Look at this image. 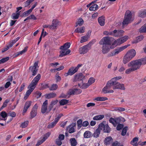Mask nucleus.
<instances>
[{"label":"nucleus","mask_w":146,"mask_h":146,"mask_svg":"<svg viewBox=\"0 0 146 146\" xmlns=\"http://www.w3.org/2000/svg\"><path fill=\"white\" fill-rule=\"evenodd\" d=\"M121 78L122 77L121 76L115 77L112 78L107 82L106 86L102 89V92L104 94L113 92V90L110 89L111 88L113 89V88L116 83V81Z\"/></svg>","instance_id":"nucleus-1"},{"label":"nucleus","mask_w":146,"mask_h":146,"mask_svg":"<svg viewBox=\"0 0 146 146\" xmlns=\"http://www.w3.org/2000/svg\"><path fill=\"white\" fill-rule=\"evenodd\" d=\"M40 78L41 75L40 74H38L34 78L28 87V88H29V89L27 91L24 97L25 100H26L31 93L33 91Z\"/></svg>","instance_id":"nucleus-2"},{"label":"nucleus","mask_w":146,"mask_h":146,"mask_svg":"<svg viewBox=\"0 0 146 146\" xmlns=\"http://www.w3.org/2000/svg\"><path fill=\"white\" fill-rule=\"evenodd\" d=\"M124 119V118L121 117H117L115 118L111 117L110 118L109 121L113 125L114 127L117 126L116 129L118 131L122 129L123 127V125L119 123L121 121Z\"/></svg>","instance_id":"nucleus-3"},{"label":"nucleus","mask_w":146,"mask_h":146,"mask_svg":"<svg viewBox=\"0 0 146 146\" xmlns=\"http://www.w3.org/2000/svg\"><path fill=\"white\" fill-rule=\"evenodd\" d=\"M132 14L131 12L129 10H127L126 11L122 22V25L124 26L127 25L131 23L132 21Z\"/></svg>","instance_id":"nucleus-4"},{"label":"nucleus","mask_w":146,"mask_h":146,"mask_svg":"<svg viewBox=\"0 0 146 146\" xmlns=\"http://www.w3.org/2000/svg\"><path fill=\"white\" fill-rule=\"evenodd\" d=\"M141 63L138 59L136 60L131 61L127 64L128 67H132L135 70L139 69L141 66Z\"/></svg>","instance_id":"nucleus-5"},{"label":"nucleus","mask_w":146,"mask_h":146,"mask_svg":"<svg viewBox=\"0 0 146 146\" xmlns=\"http://www.w3.org/2000/svg\"><path fill=\"white\" fill-rule=\"evenodd\" d=\"M130 46V44L125 45L118 48L114 50L113 51L111 52L110 53H109L108 55V56L110 57L113 56L115 55L118 54L119 52L123 51L125 49L127 48L128 46Z\"/></svg>","instance_id":"nucleus-6"},{"label":"nucleus","mask_w":146,"mask_h":146,"mask_svg":"<svg viewBox=\"0 0 146 146\" xmlns=\"http://www.w3.org/2000/svg\"><path fill=\"white\" fill-rule=\"evenodd\" d=\"M128 38V36H125L121 38L117 39L112 44L111 46L110 47L111 48L113 45H115V46L117 45H120L124 42L126 41Z\"/></svg>","instance_id":"nucleus-7"},{"label":"nucleus","mask_w":146,"mask_h":146,"mask_svg":"<svg viewBox=\"0 0 146 146\" xmlns=\"http://www.w3.org/2000/svg\"><path fill=\"white\" fill-rule=\"evenodd\" d=\"M100 127L102 130L103 129L105 133H109L111 131V129L108 124H106V121H103L100 124Z\"/></svg>","instance_id":"nucleus-8"},{"label":"nucleus","mask_w":146,"mask_h":146,"mask_svg":"<svg viewBox=\"0 0 146 146\" xmlns=\"http://www.w3.org/2000/svg\"><path fill=\"white\" fill-rule=\"evenodd\" d=\"M99 44L100 45L106 44L110 45L111 43L110 37L108 36L104 37L100 41Z\"/></svg>","instance_id":"nucleus-9"},{"label":"nucleus","mask_w":146,"mask_h":146,"mask_svg":"<svg viewBox=\"0 0 146 146\" xmlns=\"http://www.w3.org/2000/svg\"><path fill=\"white\" fill-rule=\"evenodd\" d=\"M84 78L85 76L82 73H80L74 76L73 82H76L82 80Z\"/></svg>","instance_id":"nucleus-10"},{"label":"nucleus","mask_w":146,"mask_h":146,"mask_svg":"<svg viewBox=\"0 0 146 146\" xmlns=\"http://www.w3.org/2000/svg\"><path fill=\"white\" fill-rule=\"evenodd\" d=\"M38 107V106L37 104H36L34 105L30 112V118L31 119H33L36 116L37 114Z\"/></svg>","instance_id":"nucleus-11"},{"label":"nucleus","mask_w":146,"mask_h":146,"mask_svg":"<svg viewBox=\"0 0 146 146\" xmlns=\"http://www.w3.org/2000/svg\"><path fill=\"white\" fill-rule=\"evenodd\" d=\"M90 49L88 47V45H86L79 48V52L80 54H84Z\"/></svg>","instance_id":"nucleus-12"},{"label":"nucleus","mask_w":146,"mask_h":146,"mask_svg":"<svg viewBox=\"0 0 146 146\" xmlns=\"http://www.w3.org/2000/svg\"><path fill=\"white\" fill-rule=\"evenodd\" d=\"M124 31L122 30H115L113 31V36L118 37L123 35Z\"/></svg>","instance_id":"nucleus-13"},{"label":"nucleus","mask_w":146,"mask_h":146,"mask_svg":"<svg viewBox=\"0 0 146 146\" xmlns=\"http://www.w3.org/2000/svg\"><path fill=\"white\" fill-rule=\"evenodd\" d=\"M60 22L57 19H54L52 21L51 25H50V29L53 30L56 29L58 25L60 24Z\"/></svg>","instance_id":"nucleus-14"},{"label":"nucleus","mask_w":146,"mask_h":146,"mask_svg":"<svg viewBox=\"0 0 146 146\" xmlns=\"http://www.w3.org/2000/svg\"><path fill=\"white\" fill-rule=\"evenodd\" d=\"M48 104V102L47 100H46L45 101L43 102L42 106L41 109V113L44 114L47 111V105Z\"/></svg>","instance_id":"nucleus-15"},{"label":"nucleus","mask_w":146,"mask_h":146,"mask_svg":"<svg viewBox=\"0 0 146 146\" xmlns=\"http://www.w3.org/2000/svg\"><path fill=\"white\" fill-rule=\"evenodd\" d=\"M136 52L135 49H132L129 50L126 54L132 59L136 55Z\"/></svg>","instance_id":"nucleus-16"},{"label":"nucleus","mask_w":146,"mask_h":146,"mask_svg":"<svg viewBox=\"0 0 146 146\" xmlns=\"http://www.w3.org/2000/svg\"><path fill=\"white\" fill-rule=\"evenodd\" d=\"M77 72L74 67H72L69 69L68 72L64 74L65 76H67L68 75L72 76L76 73Z\"/></svg>","instance_id":"nucleus-17"},{"label":"nucleus","mask_w":146,"mask_h":146,"mask_svg":"<svg viewBox=\"0 0 146 146\" xmlns=\"http://www.w3.org/2000/svg\"><path fill=\"white\" fill-rule=\"evenodd\" d=\"M119 89L123 90H125V88L124 87V84H120L116 81V83L115 86L113 88V89Z\"/></svg>","instance_id":"nucleus-18"},{"label":"nucleus","mask_w":146,"mask_h":146,"mask_svg":"<svg viewBox=\"0 0 146 146\" xmlns=\"http://www.w3.org/2000/svg\"><path fill=\"white\" fill-rule=\"evenodd\" d=\"M32 102L31 101H28L26 102L24 107L23 113H25L27 111L28 109L31 106Z\"/></svg>","instance_id":"nucleus-19"},{"label":"nucleus","mask_w":146,"mask_h":146,"mask_svg":"<svg viewBox=\"0 0 146 146\" xmlns=\"http://www.w3.org/2000/svg\"><path fill=\"white\" fill-rule=\"evenodd\" d=\"M110 45L104 44L103 45L102 52L103 54H105L108 53L110 50Z\"/></svg>","instance_id":"nucleus-20"},{"label":"nucleus","mask_w":146,"mask_h":146,"mask_svg":"<svg viewBox=\"0 0 146 146\" xmlns=\"http://www.w3.org/2000/svg\"><path fill=\"white\" fill-rule=\"evenodd\" d=\"M113 141V139L111 136L106 137L105 139L104 142L106 145H107L110 144Z\"/></svg>","instance_id":"nucleus-21"},{"label":"nucleus","mask_w":146,"mask_h":146,"mask_svg":"<svg viewBox=\"0 0 146 146\" xmlns=\"http://www.w3.org/2000/svg\"><path fill=\"white\" fill-rule=\"evenodd\" d=\"M102 130L100 127V125L98 128L96 129L93 133V136L94 137L97 138L99 137L100 133L101 131Z\"/></svg>","instance_id":"nucleus-22"},{"label":"nucleus","mask_w":146,"mask_h":146,"mask_svg":"<svg viewBox=\"0 0 146 146\" xmlns=\"http://www.w3.org/2000/svg\"><path fill=\"white\" fill-rule=\"evenodd\" d=\"M105 20V17L103 16L99 17L98 19V22L99 24L102 26H104V25Z\"/></svg>","instance_id":"nucleus-23"},{"label":"nucleus","mask_w":146,"mask_h":146,"mask_svg":"<svg viewBox=\"0 0 146 146\" xmlns=\"http://www.w3.org/2000/svg\"><path fill=\"white\" fill-rule=\"evenodd\" d=\"M56 96V94L55 93L52 92L48 94H46L45 95L46 98L50 99L55 98Z\"/></svg>","instance_id":"nucleus-24"},{"label":"nucleus","mask_w":146,"mask_h":146,"mask_svg":"<svg viewBox=\"0 0 146 146\" xmlns=\"http://www.w3.org/2000/svg\"><path fill=\"white\" fill-rule=\"evenodd\" d=\"M70 42H66L62 46H61L60 47V50H67L70 47Z\"/></svg>","instance_id":"nucleus-25"},{"label":"nucleus","mask_w":146,"mask_h":146,"mask_svg":"<svg viewBox=\"0 0 146 146\" xmlns=\"http://www.w3.org/2000/svg\"><path fill=\"white\" fill-rule=\"evenodd\" d=\"M29 70L32 73V75L33 76H35L38 70V69L34 68L32 67V66L29 67Z\"/></svg>","instance_id":"nucleus-26"},{"label":"nucleus","mask_w":146,"mask_h":146,"mask_svg":"<svg viewBox=\"0 0 146 146\" xmlns=\"http://www.w3.org/2000/svg\"><path fill=\"white\" fill-rule=\"evenodd\" d=\"M85 27H82L80 28H77L75 30V32L77 33H84L85 32Z\"/></svg>","instance_id":"nucleus-27"},{"label":"nucleus","mask_w":146,"mask_h":146,"mask_svg":"<svg viewBox=\"0 0 146 146\" xmlns=\"http://www.w3.org/2000/svg\"><path fill=\"white\" fill-rule=\"evenodd\" d=\"M131 60V59L125 54L123 58V62L124 64H125Z\"/></svg>","instance_id":"nucleus-28"},{"label":"nucleus","mask_w":146,"mask_h":146,"mask_svg":"<svg viewBox=\"0 0 146 146\" xmlns=\"http://www.w3.org/2000/svg\"><path fill=\"white\" fill-rule=\"evenodd\" d=\"M139 16L140 17L143 18L146 17V9L143 11H139L138 13Z\"/></svg>","instance_id":"nucleus-29"},{"label":"nucleus","mask_w":146,"mask_h":146,"mask_svg":"<svg viewBox=\"0 0 146 146\" xmlns=\"http://www.w3.org/2000/svg\"><path fill=\"white\" fill-rule=\"evenodd\" d=\"M144 38L143 35L139 36L137 37L136 40L132 42L133 44L136 43L142 40Z\"/></svg>","instance_id":"nucleus-30"},{"label":"nucleus","mask_w":146,"mask_h":146,"mask_svg":"<svg viewBox=\"0 0 146 146\" xmlns=\"http://www.w3.org/2000/svg\"><path fill=\"white\" fill-rule=\"evenodd\" d=\"M104 115H96L93 117V119L95 120H100L104 117Z\"/></svg>","instance_id":"nucleus-31"},{"label":"nucleus","mask_w":146,"mask_h":146,"mask_svg":"<svg viewBox=\"0 0 146 146\" xmlns=\"http://www.w3.org/2000/svg\"><path fill=\"white\" fill-rule=\"evenodd\" d=\"M84 21L83 19L81 18H79L76 23V25L75 27H76L78 26V25L79 26H81L84 23Z\"/></svg>","instance_id":"nucleus-32"},{"label":"nucleus","mask_w":146,"mask_h":146,"mask_svg":"<svg viewBox=\"0 0 146 146\" xmlns=\"http://www.w3.org/2000/svg\"><path fill=\"white\" fill-rule=\"evenodd\" d=\"M70 141L71 146H76L77 144V142L75 138H70Z\"/></svg>","instance_id":"nucleus-33"},{"label":"nucleus","mask_w":146,"mask_h":146,"mask_svg":"<svg viewBox=\"0 0 146 146\" xmlns=\"http://www.w3.org/2000/svg\"><path fill=\"white\" fill-rule=\"evenodd\" d=\"M84 136L85 138H90L92 137L91 133L89 131H86L84 133Z\"/></svg>","instance_id":"nucleus-34"},{"label":"nucleus","mask_w":146,"mask_h":146,"mask_svg":"<svg viewBox=\"0 0 146 146\" xmlns=\"http://www.w3.org/2000/svg\"><path fill=\"white\" fill-rule=\"evenodd\" d=\"M108 100V98L106 97H98L94 98V100L97 101H105Z\"/></svg>","instance_id":"nucleus-35"},{"label":"nucleus","mask_w":146,"mask_h":146,"mask_svg":"<svg viewBox=\"0 0 146 146\" xmlns=\"http://www.w3.org/2000/svg\"><path fill=\"white\" fill-rule=\"evenodd\" d=\"M139 32L141 33H146V23L141 27Z\"/></svg>","instance_id":"nucleus-36"},{"label":"nucleus","mask_w":146,"mask_h":146,"mask_svg":"<svg viewBox=\"0 0 146 146\" xmlns=\"http://www.w3.org/2000/svg\"><path fill=\"white\" fill-rule=\"evenodd\" d=\"M20 12L19 11L18 13H13L12 15V19H18L19 16Z\"/></svg>","instance_id":"nucleus-37"},{"label":"nucleus","mask_w":146,"mask_h":146,"mask_svg":"<svg viewBox=\"0 0 146 146\" xmlns=\"http://www.w3.org/2000/svg\"><path fill=\"white\" fill-rule=\"evenodd\" d=\"M29 9L28 10L24 12L23 13L22 15H21V17H26L29 15L32 12Z\"/></svg>","instance_id":"nucleus-38"},{"label":"nucleus","mask_w":146,"mask_h":146,"mask_svg":"<svg viewBox=\"0 0 146 146\" xmlns=\"http://www.w3.org/2000/svg\"><path fill=\"white\" fill-rule=\"evenodd\" d=\"M68 102V100L66 99H62L59 102L60 105L63 106L67 104Z\"/></svg>","instance_id":"nucleus-39"},{"label":"nucleus","mask_w":146,"mask_h":146,"mask_svg":"<svg viewBox=\"0 0 146 146\" xmlns=\"http://www.w3.org/2000/svg\"><path fill=\"white\" fill-rule=\"evenodd\" d=\"M98 6L96 4H94L91 6L89 8V10L91 11H95L98 8Z\"/></svg>","instance_id":"nucleus-40"},{"label":"nucleus","mask_w":146,"mask_h":146,"mask_svg":"<svg viewBox=\"0 0 146 146\" xmlns=\"http://www.w3.org/2000/svg\"><path fill=\"white\" fill-rule=\"evenodd\" d=\"M0 115H1L2 117L4 118V120H5L7 119V113L5 111H2L0 113Z\"/></svg>","instance_id":"nucleus-41"},{"label":"nucleus","mask_w":146,"mask_h":146,"mask_svg":"<svg viewBox=\"0 0 146 146\" xmlns=\"http://www.w3.org/2000/svg\"><path fill=\"white\" fill-rule=\"evenodd\" d=\"M41 86L40 88V90H42L49 88L48 84H44L42 83H41Z\"/></svg>","instance_id":"nucleus-42"},{"label":"nucleus","mask_w":146,"mask_h":146,"mask_svg":"<svg viewBox=\"0 0 146 146\" xmlns=\"http://www.w3.org/2000/svg\"><path fill=\"white\" fill-rule=\"evenodd\" d=\"M114 110L115 111H118V112H121L125 111V109L122 107H116L115 108Z\"/></svg>","instance_id":"nucleus-43"},{"label":"nucleus","mask_w":146,"mask_h":146,"mask_svg":"<svg viewBox=\"0 0 146 146\" xmlns=\"http://www.w3.org/2000/svg\"><path fill=\"white\" fill-rule=\"evenodd\" d=\"M138 60L140 62V63H141V66L146 64V57L139 59Z\"/></svg>","instance_id":"nucleus-44"},{"label":"nucleus","mask_w":146,"mask_h":146,"mask_svg":"<svg viewBox=\"0 0 146 146\" xmlns=\"http://www.w3.org/2000/svg\"><path fill=\"white\" fill-rule=\"evenodd\" d=\"M58 85L56 84H52L51 87L49 88V89L50 90H55L57 89L58 88Z\"/></svg>","instance_id":"nucleus-45"},{"label":"nucleus","mask_w":146,"mask_h":146,"mask_svg":"<svg viewBox=\"0 0 146 146\" xmlns=\"http://www.w3.org/2000/svg\"><path fill=\"white\" fill-rule=\"evenodd\" d=\"M57 123L54 120V121L52 122L51 123L49 124L47 127L48 129H51Z\"/></svg>","instance_id":"nucleus-46"},{"label":"nucleus","mask_w":146,"mask_h":146,"mask_svg":"<svg viewBox=\"0 0 146 146\" xmlns=\"http://www.w3.org/2000/svg\"><path fill=\"white\" fill-rule=\"evenodd\" d=\"M9 57H7L5 58H2L0 60V64L3 63L9 60Z\"/></svg>","instance_id":"nucleus-47"},{"label":"nucleus","mask_w":146,"mask_h":146,"mask_svg":"<svg viewBox=\"0 0 146 146\" xmlns=\"http://www.w3.org/2000/svg\"><path fill=\"white\" fill-rule=\"evenodd\" d=\"M67 94L69 95L75 94V88L69 89L67 92Z\"/></svg>","instance_id":"nucleus-48"},{"label":"nucleus","mask_w":146,"mask_h":146,"mask_svg":"<svg viewBox=\"0 0 146 146\" xmlns=\"http://www.w3.org/2000/svg\"><path fill=\"white\" fill-rule=\"evenodd\" d=\"M29 124V121H26L22 123L20 125V127L23 128L26 127Z\"/></svg>","instance_id":"nucleus-49"},{"label":"nucleus","mask_w":146,"mask_h":146,"mask_svg":"<svg viewBox=\"0 0 146 146\" xmlns=\"http://www.w3.org/2000/svg\"><path fill=\"white\" fill-rule=\"evenodd\" d=\"M9 102V100L8 99H6V100L4 102H3V105L1 107V109H3V108L6 107L8 104V103Z\"/></svg>","instance_id":"nucleus-50"},{"label":"nucleus","mask_w":146,"mask_h":146,"mask_svg":"<svg viewBox=\"0 0 146 146\" xmlns=\"http://www.w3.org/2000/svg\"><path fill=\"white\" fill-rule=\"evenodd\" d=\"M88 38V37L85 36H82L81 37V39L80 41V43H83L86 42L87 41Z\"/></svg>","instance_id":"nucleus-51"},{"label":"nucleus","mask_w":146,"mask_h":146,"mask_svg":"<svg viewBox=\"0 0 146 146\" xmlns=\"http://www.w3.org/2000/svg\"><path fill=\"white\" fill-rule=\"evenodd\" d=\"M128 129V127H125L123 128L122 130L121 135L122 136H125L127 132Z\"/></svg>","instance_id":"nucleus-52"},{"label":"nucleus","mask_w":146,"mask_h":146,"mask_svg":"<svg viewBox=\"0 0 146 146\" xmlns=\"http://www.w3.org/2000/svg\"><path fill=\"white\" fill-rule=\"evenodd\" d=\"M28 48V46H26L22 50L18 52L17 55L18 56L20 54H22L23 53H25L27 51Z\"/></svg>","instance_id":"nucleus-53"},{"label":"nucleus","mask_w":146,"mask_h":146,"mask_svg":"<svg viewBox=\"0 0 146 146\" xmlns=\"http://www.w3.org/2000/svg\"><path fill=\"white\" fill-rule=\"evenodd\" d=\"M69 129V132L70 133H73L75 131V129L74 128V127L71 125H70L68 127Z\"/></svg>","instance_id":"nucleus-54"},{"label":"nucleus","mask_w":146,"mask_h":146,"mask_svg":"<svg viewBox=\"0 0 146 146\" xmlns=\"http://www.w3.org/2000/svg\"><path fill=\"white\" fill-rule=\"evenodd\" d=\"M135 71L131 67L130 68H128L125 71V73L127 74H129L132 72Z\"/></svg>","instance_id":"nucleus-55"},{"label":"nucleus","mask_w":146,"mask_h":146,"mask_svg":"<svg viewBox=\"0 0 146 146\" xmlns=\"http://www.w3.org/2000/svg\"><path fill=\"white\" fill-rule=\"evenodd\" d=\"M103 34L105 35L113 36V31H104Z\"/></svg>","instance_id":"nucleus-56"},{"label":"nucleus","mask_w":146,"mask_h":146,"mask_svg":"<svg viewBox=\"0 0 146 146\" xmlns=\"http://www.w3.org/2000/svg\"><path fill=\"white\" fill-rule=\"evenodd\" d=\"M95 81V79L93 77H91L89 79L88 82L90 85H91L92 83H94Z\"/></svg>","instance_id":"nucleus-57"},{"label":"nucleus","mask_w":146,"mask_h":146,"mask_svg":"<svg viewBox=\"0 0 146 146\" xmlns=\"http://www.w3.org/2000/svg\"><path fill=\"white\" fill-rule=\"evenodd\" d=\"M63 116V115L62 113H60L58 114L57 117L55 118L54 119L55 121L57 123L59 120Z\"/></svg>","instance_id":"nucleus-58"},{"label":"nucleus","mask_w":146,"mask_h":146,"mask_svg":"<svg viewBox=\"0 0 146 146\" xmlns=\"http://www.w3.org/2000/svg\"><path fill=\"white\" fill-rule=\"evenodd\" d=\"M90 85L88 82L86 83H84L81 87L82 89H85L87 88Z\"/></svg>","instance_id":"nucleus-59"},{"label":"nucleus","mask_w":146,"mask_h":146,"mask_svg":"<svg viewBox=\"0 0 146 146\" xmlns=\"http://www.w3.org/2000/svg\"><path fill=\"white\" fill-rule=\"evenodd\" d=\"M138 139L137 137H135L134 138L133 140L131 141L130 143L131 145H133V143H137V141H138Z\"/></svg>","instance_id":"nucleus-60"},{"label":"nucleus","mask_w":146,"mask_h":146,"mask_svg":"<svg viewBox=\"0 0 146 146\" xmlns=\"http://www.w3.org/2000/svg\"><path fill=\"white\" fill-rule=\"evenodd\" d=\"M61 50L60 51V56L61 57H63L64 56H66V55H65L66 50Z\"/></svg>","instance_id":"nucleus-61"},{"label":"nucleus","mask_w":146,"mask_h":146,"mask_svg":"<svg viewBox=\"0 0 146 146\" xmlns=\"http://www.w3.org/2000/svg\"><path fill=\"white\" fill-rule=\"evenodd\" d=\"M54 106L52 104H51L49 105L48 107V108L47 111L46 113H49L50 111L52 110V108H53Z\"/></svg>","instance_id":"nucleus-62"},{"label":"nucleus","mask_w":146,"mask_h":146,"mask_svg":"<svg viewBox=\"0 0 146 146\" xmlns=\"http://www.w3.org/2000/svg\"><path fill=\"white\" fill-rule=\"evenodd\" d=\"M45 141V139H41V140H38V141L37 144L36 145V146H38L40 145L41 144L43 143Z\"/></svg>","instance_id":"nucleus-63"},{"label":"nucleus","mask_w":146,"mask_h":146,"mask_svg":"<svg viewBox=\"0 0 146 146\" xmlns=\"http://www.w3.org/2000/svg\"><path fill=\"white\" fill-rule=\"evenodd\" d=\"M50 135V133L49 132H47L44 135V137L43 138V139H45V141L48 138Z\"/></svg>","instance_id":"nucleus-64"}]
</instances>
